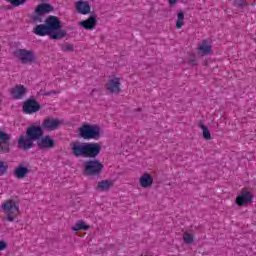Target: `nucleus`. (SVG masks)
Segmentation results:
<instances>
[{
  "mask_svg": "<svg viewBox=\"0 0 256 256\" xmlns=\"http://www.w3.org/2000/svg\"><path fill=\"white\" fill-rule=\"evenodd\" d=\"M183 241L186 243V245H191L195 241V236L189 232L183 233Z\"/></svg>",
  "mask_w": 256,
  "mask_h": 256,
  "instance_id": "nucleus-27",
  "label": "nucleus"
},
{
  "mask_svg": "<svg viewBox=\"0 0 256 256\" xmlns=\"http://www.w3.org/2000/svg\"><path fill=\"white\" fill-rule=\"evenodd\" d=\"M26 135L32 141H39L43 137V128L41 126L31 125L27 128Z\"/></svg>",
  "mask_w": 256,
  "mask_h": 256,
  "instance_id": "nucleus-12",
  "label": "nucleus"
},
{
  "mask_svg": "<svg viewBox=\"0 0 256 256\" xmlns=\"http://www.w3.org/2000/svg\"><path fill=\"white\" fill-rule=\"evenodd\" d=\"M33 19H34V21H36L35 23H39V22H37V21H39L38 17H34Z\"/></svg>",
  "mask_w": 256,
  "mask_h": 256,
  "instance_id": "nucleus-36",
  "label": "nucleus"
},
{
  "mask_svg": "<svg viewBox=\"0 0 256 256\" xmlns=\"http://www.w3.org/2000/svg\"><path fill=\"white\" fill-rule=\"evenodd\" d=\"M198 127L202 129L203 139L206 141L211 140V132L209 131V128H207V126H205L202 122L198 124Z\"/></svg>",
  "mask_w": 256,
  "mask_h": 256,
  "instance_id": "nucleus-26",
  "label": "nucleus"
},
{
  "mask_svg": "<svg viewBox=\"0 0 256 256\" xmlns=\"http://www.w3.org/2000/svg\"><path fill=\"white\" fill-rule=\"evenodd\" d=\"M72 155L74 157H85L86 156V150H87V142H72L70 144Z\"/></svg>",
  "mask_w": 256,
  "mask_h": 256,
  "instance_id": "nucleus-5",
  "label": "nucleus"
},
{
  "mask_svg": "<svg viewBox=\"0 0 256 256\" xmlns=\"http://www.w3.org/2000/svg\"><path fill=\"white\" fill-rule=\"evenodd\" d=\"M73 49H74L73 44H63L61 46V51H64V52L73 51Z\"/></svg>",
  "mask_w": 256,
  "mask_h": 256,
  "instance_id": "nucleus-31",
  "label": "nucleus"
},
{
  "mask_svg": "<svg viewBox=\"0 0 256 256\" xmlns=\"http://www.w3.org/2000/svg\"><path fill=\"white\" fill-rule=\"evenodd\" d=\"M212 46L211 43L207 40H202L200 44H198V55H202L205 57L207 55H211Z\"/></svg>",
  "mask_w": 256,
  "mask_h": 256,
  "instance_id": "nucleus-18",
  "label": "nucleus"
},
{
  "mask_svg": "<svg viewBox=\"0 0 256 256\" xmlns=\"http://www.w3.org/2000/svg\"><path fill=\"white\" fill-rule=\"evenodd\" d=\"M252 201L253 196L251 195V192L247 190H243L241 195L236 197V205H238V207H243V205H247V203H251Z\"/></svg>",
  "mask_w": 256,
  "mask_h": 256,
  "instance_id": "nucleus-14",
  "label": "nucleus"
},
{
  "mask_svg": "<svg viewBox=\"0 0 256 256\" xmlns=\"http://www.w3.org/2000/svg\"><path fill=\"white\" fill-rule=\"evenodd\" d=\"M234 5L236 7H245V5H247V0H234Z\"/></svg>",
  "mask_w": 256,
  "mask_h": 256,
  "instance_id": "nucleus-32",
  "label": "nucleus"
},
{
  "mask_svg": "<svg viewBox=\"0 0 256 256\" xmlns=\"http://www.w3.org/2000/svg\"><path fill=\"white\" fill-rule=\"evenodd\" d=\"M27 93V88L23 85H17L11 89V95L14 99H23Z\"/></svg>",
  "mask_w": 256,
  "mask_h": 256,
  "instance_id": "nucleus-21",
  "label": "nucleus"
},
{
  "mask_svg": "<svg viewBox=\"0 0 256 256\" xmlns=\"http://www.w3.org/2000/svg\"><path fill=\"white\" fill-rule=\"evenodd\" d=\"M11 151V135L0 130V153H9Z\"/></svg>",
  "mask_w": 256,
  "mask_h": 256,
  "instance_id": "nucleus-7",
  "label": "nucleus"
},
{
  "mask_svg": "<svg viewBox=\"0 0 256 256\" xmlns=\"http://www.w3.org/2000/svg\"><path fill=\"white\" fill-rule=\"evenodd\" d=\"M61 125H63V120L52 117H48L42 122V127L46 131H57Z\"/></svg>",
  "mask_w": 256,
  "mask_h": 256,
  "instance_id": "nucleus-6",
  "label": "nucleus"
},
{
  "mask_svg": "<svg viewBox=\"0 0 256 256\" xmlns=\"http://www.w3.org/2000/svg\"><path fill=\"white\" fill-rule=\"evenodd\" d=\"M1 209L6 215V220L9 223L17 221L19 214L21 213L19 209V202L15 199H8L2 203Z\"/></svg>",
  "mask_w": 256,
  "mask_h": 256,
  "instance_id": "nucleus-2",
  "label": "nucleus"
},
{
  "mask_svg": "<svg viewBox=\"0 0 256 256\" xmlns=\"http://www.w3.org/2000/svg\"><path fill=\"white\" fill-rule=\"evenodd\" d=\"M168 3L170 7H174V5H177V0H168Z\"/></svg>",
  "mask_w": 256,
  "mask_h": 256,
  "instance_id": "nucleus-35",
  "label": "nucleus"
},
{
  "mask_svg": "<svg viewBox=\"0 0 256 256\" xmlns=\"http://www.w3.org/2000/svg\"><path fill=\"white\" fill-rule=\"evenodd\" d=\"M7 3H11L13 7H21V5H25L27 0H6Z\"/></svg>",
  "mask_w": 256,
  "mask_h": 256,
  "instance_id": "nucleus-29",
  "label": "nucleus"
},
{
  "mask_svg": "<svg viewBox=\"0 0 256 256\" xmlns=\"http://www.w3.org/2000/svg\"><path fill=\"white\" fill-rule=\"evenodd\" d=\"M33 33H34V35H38V37H45V36L49 35L50 39H51V32H50L47 24L36 25L33 28Z\"/></svg>",
  "mask_w": 256,
  "mask_h": 256,
  "instance_id": "nucleus-20",
  "label": "nucleus"
},
{
  "mask_svg": "<svg viewBox=\"0 0 256 256\" xmlns=\"http://www.w3.org/2000/svg\"><path fill=\"white\" fill-rule=\"evenodd\" d=\"M101 153V144L97 142H86V156L95 159Z\"/></svg>",
  "mask_w": 256,
  "mask_h": 256,
  "instance_id": "nucleus-10",
  "label": "nucleus"
},
{
  "mask_svg": "<svg viewBox=\"0 0 256 256\" xmlns=\"http://www.w3.org/2000/svg\"><path fill=\"white\" fill-rule=\"evenodd\" d=\"M29 175V163L21 162L14 169V177L16 179H25Z\"/></svg>",
  "mask_w": 256,
  "mask_h": 256,
  "instance_id": "nucleus-13",
  "label": "nucleus"
},
{
  "mask_svg": "<svg viewBox=\"0 0 256 256\" xmlns=\"http://www.w3.org/2000/svg\"><path fill=\"white\" fill-rule=\"evenodd\" d=\"M139 183L143 189H149L153 185V176L149 173H144L140 176Z\"/></svg>",
  "mask_w": 256,
  "mask_h": 256,
  "instance_id": "nucleus-22",
  "label": "nucleus"
},
{
  "mask_svg": "<svg viewBox=\"0 0 256 256\" xmlns=\"http://www.w3.org/2000/svg\"><path fill=\"white\" fill-rule=\"evenodd\" d=\"M84 175H88L89 177L100 175L101 171H103V164L99 162V160H88L84 162Z\"/></svg>",
  "mask_w": 256,
  "mask_h": 256,
  "instance_id": "nucleus-4",
  "label": "nucleus"
},
{
  "mask_svg": "<svg viewBox=\"0 0 256 256\" xmlns=\"http://www.w3.org/2000/svg\"><path fill=\"white\" fill-rule=\"evenodd\" d=\"M79 25L80 27H83V29H86V31H93L97 26V17L94 15L89 16L88 19L81 21Z\"/></svg>",
  "mask_w": 256,
  "mask_h": 256,
  "instance_id": "nucleus-17",
  "label": "nucleus"
},
{
  "mask_svg": "<svg viewBox=\"0 0 256 256\" xmlns=\"http://www.w3.org/2000/svg\"><path fill=\"white\" fill-rule=\"evenodd\" d=\"M108 93H114L115 95L121 93V79L114 77L109 79L105 85Z\"/></svg>",
  "mask_w": 256,
  "mask_h": 256,
  "instance_id": "nucleus-11",
  "label": "nucleus"
},
{
  "mask_svg": "<svg viewBox=\"0 0 256 256\" xmlns=\"http://www.w3.org/2000/svg\"><path fill=\"white\" fill-rule=\"evenodd\" d=\"M37 145L39 149H53L55 147V140L51 136L46 135L37 141Z\"/></svg>",
  "mask_w": 256,
  "mask_h": 256,
  "instance_id": "nucleus-15",
  "label": "nucleus"
},
{
  "mask_svg": "<svg viewBox=\"0 0 256 256\" xmlns=\"http://www.w3.org/2000/svg\"><path fill=\"white\" fill-rule=\"evenodd\" d=\"M188 65H191L192 67H195L197 65V59L195 57H192L188 60Z\"/></svg>",
  "mask_w": 256,
  "mask_h": 256,
  "instance_id": "nucleus-33",
  "label": "nucleus"
},
{
  "mask_svg": "<svg viewBox=\"0 0 256 256\" xmlns=\"http://www.w3.org/2000/svg\"><path fill=\"white\" fill-rule=\"evenodd\" d=\"M185 13L179 12L178 13V19L176 21V29H181L183 25H185Z\"/></svg>",
  "mask_w": 256,
  "mask_h": 256,
  "instance_id": "nucleus-28",
  "label": "nucleus"
},
{
  "mask_svg": "<svg viewBox=\"0 0 256 256\" xmlns=\"http://www.w3.org/2000/svg\"><path fill=\"white\" fill-rule=\"evenodd\" d=\"M44 23H46V26L51 33V39L59 41L67 36V30L61 29L63 24L61 23V20H59V17L50 15L45 19Z\"/></svg>",
  "mask_w": 256,
  "mask_h": 256,
  "instance_id": "nucleus-1",
  "label": "nucleus"
},
{
  "mask_svg": "<svg viewBox=\"0 0 256 256\" xmlns=\"http://www.w3.org/2000/svg\"><path fill=\"white\" fill-rule=\"evenodd\" d=\"M7 249V242L0 240V251H5Z\"/></svg>",
  "mask_w": 256,
  "mask_h": 256,
  "instance_id": "nucleus-34",
  "label": "nucleus"
},
{
  "mask_svg": "<svg viewBox=\"0 0 256 256\" xmlns=\"http://www.w3.org/2000/svg\"><path fill=\"white\" fill-rule=\"evenodd\" d=\"M112 187H113V181L102 180L97 183L95 190L105 192V191H109V189H111Z\"/></svg>",
  "mask_w": 256,
  "mask_h": 256,
  "instance_id": "nucleus-23",
  "label": "nucleus"
},
{
  "mask_svg": "<svg viewBox=\"0 0 256 256\" xmlns=\"http://www.w3.org/2000/svg\"><path fill=\"white\" fill-rule=\"evenodd\" d=\"M51 11H53V6L47 3L39 4L35 9L36 15H45V13H51Z\"/></svg>",
  "mask_w": 256,
  "mask_h": 256,
  "instance_id": "nucleus-24",
  "label": "nucleus"
},
{
  "mask_svg": "<svg viewBox=\"0 0 256 256\" xmlns=\"http://www.w3.org/2000/svg\"><path fill=\"white\" fill-rule=\"evenodd\" d=\"M75 9L80 15H89L91 13V5L87 1H77L75 3Z\"/></svg>",
  "mask_w": 256,
  "mask_h": 256,
  "instance_id": "nucleus-16",
  "label": "nucleus"
},
{
  "mask_svg": "<svg viewBox=\"0 0 256 256\" xmlns=\"http://www.w3.org/2000/svg\"><path fill=\"white\" fill-rule=\"evenodd\" d=\"M15 55L21 60V63L27 64L35 62V53L31 50L19 49Z\"/></svg>",
  "mask_w": 256,
  "mask_h": 256,
  "instance_id": "nucleus-8",
  "label": "nucleus"
},
{
  "mask_svg": "<svg viewBox=\"0 0 256 256\" xmlns=\"http://www.w3.org/2000/svg\"><path fill=\"white\" fill-rule=\"evenodd\" d=\"M18 147L24 151L31 149L33 147V139L28 136L21 135L18 140Z\"/></svg>",
  "mask_w": 256,
  "mask_h": 256,
  "instance_id": "nucleus-19",
  "label": "nucleus"
},
{
  "mask_svg": "<svg viewBox=\"0 0 256 256\" xmlns=\"http://www.w3.org/2000/svg\"><path fill=\"white\" fill-rule=\"evenodd\" d=\"M41 109V105L35 99H29L23 104V113L26 115H33Z\"/></svg>",
  "mask_w": 256,
  "mask_h": 256,
  "instance_id": "nucleus-9",
  "label": "nucleus"
},
{
  "mask_svg": "<svg viewBox=\"0 0 256 256\" xmlns=\"http://www.w3.org/2000/svg\"><path fill=\"white\" fill-rule=\"evenodd\" d=\"M9 169V165L5 161H0V176L5 175L7 170Z\"/></svg>",
  "mask_w": 256,
  "mask_h": 256,
  "instance_id": "nucleus-30",
  "label": "nucleus"
},
{
  "mask_svg": "<svg viewBox=\"0 0 256 256\" xmlns=\"http://www.w3.org/2000/svg\"><path fill=\"white\" fill-rule=\"evenodd\" d=\"M88 229H91V226L85 224L83 221H78L72 227V231H88Z\"/></svg>",
  "mask_w": 256,
  "mask_h": 256,
  "instance_id": "nucleus-25",
  "label": "nucleus"
},
{
  "mask_svg": "<svg viewBox=\"0 0 256 256\" xmlns=\"http://www.w3.org/2000/svg\"><path fill=\"white\" fill-rule=\"evenodd\" d=\"M79 135L82 139H86L87 141L99 139V137H101V129L96 125L85 123L79 128Z\"/></svg>",
  "mask_w": 256,
  "mask_h": 256,
  "instance_id": "nucleus-3",
  "label": "nucleus"
}]
</instances>
